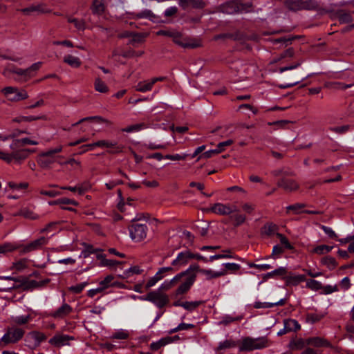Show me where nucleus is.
I'll list each match as a JSON object with an SVG mask.
<instances>
[{
	"instance_id": "423d86ee",
	"label": "nucleus",
	"mask_w": 354,
	"mask_h": 354,
	"mask_svg": "<svg viewBox=\"0 0 354 354\" xmlns=\"http://www.w3.org/2000/svg\"><path fill=\"white\" fill-rule=\"evenodd\" d=\"M25 334L24 329L16 326L9 327L6 333L1 339V344L6 346L9 344H15L22 339Z\"/></svg>"
},
{
	"instance_id": "b1692460",
	"label": "nucleus",
	"mask_w": 354,
	"mask_h": 354,
	"mask_svg": "<svg viewBox=\"0 0 354 354\" xmlns=\"http://www.w3.org/2000/svg\"><path fill=\"white\" fill-rule=\"evenodd\" d=\"M189 270H186L183 272H181L180 273L176 274L172 279H171L169 281H165L160 286V289L162 290H169L174 286L176 284L177 282H178L183 277V275L184 274L188 273Z\"/></svg>"
},
{
	"instance_id": "f257e3e1",
	"label": "nucleus",
	"mask_w": 354,
	"mask_h": 354,
	"mask_svg": "<svg viewBox=\"0 0 354 354\" xmlns=\"http://www.w3.org/2000/svg\"><path fill=\"white\" fill-rule=\"evenodd\" d=\"M38 144L39 142L37 140L28 138L14 140L10 145V152L0 149V160L7 163H11L12 162L21 163L28 157L30 153L35 151V149H24L23 148L24 146L27 145H37Z\"/></svg>"
},
{
	"instance_id": "c9c22d12",
	"label": "nucleus",
	"mask_w": 354,
	"mask_h": 354,
	"mask_svg": "<svg viewBox=\"0 0 354 354\" xmlns=\"http://www.w3.org/2000/svg\"><path fill=\"white\" fill-rule=\"evenodd\" d=\"M321 263L326 267H327L329 270H334L337 266V262L335 259L330 256L324 257L321 259Z\"/></svg>"
},
{
	"instance_id": "5fc2aeb1",
	"label": "nucleus",
	"mask_w": 354,
	"mask_h": 354,
	"mask_svg": "<svg viewBox=\"0 0 354 354\" xmlns=\"http://www.w3.org/2000/svg\"><path fill=\"white\" fill-rule=\"evenodd\" d=\"M305 346V342L303 339H299L290 342V348L292 349L301 350Z\"/></svg>"
},
{
	"instance_id": "5701e85b",
	"label": "nucleus",
	"mask_w": 354,
	"mask_h": 354,
	"mask_svg": "<svg viewBox=\"0 0 354 354\" xmlns=\"http://www.w3.org/2000/svg\"><path fill=\"white\" fill-rule=\"evenodd\" d=\"M15 216H21L26 219L32 221L37 220L40 217L39 215L28 207L21 208L18 212L15 214Z\"/></svg>"
},
{
	"instance_id": "58836bf2",
	"label": "nucleus",
	"mask_w": 354,
	"mask_h": 354,
	"mask_svg": "<svg viewBox=\"0 0 354 354\" xmlns=\"http://www.w3.org/2000/svg\"><path fill=\"white\" fill-rule=\"evenodd\" d=\"M284 304H285V300L282 299H281L279 301L275 302V303L255 302L254 306L255 308H268L274 307L275 306H283V305H284Z\"/></svg>"
},
{
	"instance_id": "774afa93",
	"label": "nucleus",
	"mask_w": 354,
	"mask_h": 354,
	"mask_svg": "<svg viewBox=\"0 0 354 354\" xmlns=\"http://www.w3.org/2000/svg\"><path fill=\"white\" fill-rule=\"evenodd\" d=\"M113 279V277L112 275H108L104 278V280L100 281V286L104 288V289H105L109 286Z\"/></svg>"
},
{
	"instance_id": "393cba45",
	"label": "nucleus",
	"mask_w": 354,
	"mask_h": 354,
	"mask_svg": "<svg viewBox=\"0 0 354 354\" xmlns=\"http://www.w3.org/2000/svg\"><path fill=\"white\" fill-rule=\"evenodd\" d=\"M153 82L152 80H147L139 82L135 86V89L137 91L145 93L151 91Z\"/></svg>"
},
{
	"instance_id": "bf43d9fd",
	"label": "nucleus",
	"mask_w": 354,
	"mask_h": 354,
	"mask_svg": "<svg viewBox=\"0 0 354 354\" xmlns=\"http://www.w3.org/2000/svg\"><path fill=\"white\" fill-rule=\"evenodd\" d=\"M350 129L349 125H344L341 127H330V130L338 134H343L347 132Z\"/></svg>"
},
{
	"instance_id": "e433bc0d",
	"label": "nucleus",
	"mask_w": 354,
	"mask_h": 354,
	"mask_svg": "<svg viewBox=\"0 0 354 354\" xmlns=\"http://www.w3.org/2000/svg\"><path fill=\"white\" fill-rule=\"evenodd\" d=\"M304 203H295L286 207V213L289 214L290 211L295 214H299L304 212L303 208L306 207Z\"/></svg>"
},
{
	"instance_id": "680f3d73",
	"label": "nucleus",
	"mask_w": 354,
	"mask_h": 354,
	"mask_svg": "<svg viewBox=\"0 0 354 354\" xmlns=\"http://www.w3.org/2000/svg\"><path fill=\"white\" fill-rule=\"evenodd\" d=\"M223 266H225V270L227 272V270H230L232 272H235L241 268V266L235 263H224Z\"/></svg>"
},
{
	"instance_id": "7c9ffc66",
	"label": "nucleus",
	"mask_w": 354,
	"mask_h": 354,
	"mask_svg": "<svg viewBox=\"0 0 354 354\" xmlns=\"http://www.w3.org/2000/svg\"><path fill=\"white\" fill-rule=\"evenodd\" d=\"M63 61L73 68H78L81 66L82 62L77 57L71 55H66L64 57Z\"/></svg>"
},
{
	"instance_id": "6ab92c4d",
	"label": "nucleus",
	"mask_w": 354,
	"mask_h": 354,
	"mask_svg": "<svg viewBox=\"0 0 354 354\" xmlns=\"http://www.w3.org/2000/svg\"><path fill=\"white\" fill-rule=\"evenodd\" d=\"M199 272L201 274L205 277L207 280H211L212 279L218 278L225 276L227 274L225 270H221L220 271H214L210 269H201L198 266V270H194V272Z\"/></svg>"
},
{
	"instance_id": "c85d7f7f",
	"label": "nucleus",
	"mask_w": 354,
	"mask_h": 354,
	"mask_svg": "<svg viewBox=\"0 0 354 354\" xmlns=\"http://www.w3.org/2000/svg\"><path fill=\"white\" fill-rule=\"evenodd\" d=\"M133 18L136 19H149L152 21H155L156 19V16L150 10H145L138 12H133Z\"/></svg>"
},
{
	"instance_id": "a878e982",
	"label": "nucleus",
	"mask_w": 354,
	"mask_h": 354,
	"mask_svg": "<svg viewBox=\"0 0 354 354\" xmlns=\"http://www.w3.org/2000/svg\"><path fill=\"white\" fill-rule=\"evenodd\" d=\"M306 344L316 347H329L330 346L326 339L318 337L308 338L306 340Z\"/></svg>"
},
{
	"instance_id": "dca6fc26",
	"label": "nucleus",
	"mask_w": 354,
	"mask_h": 354,
	"mask_svg": "<svg viewBox=\"0 0 354 354\" xmlns=\"http://www.w3.org/2000/svg\"><path fill=\"white\" fill-rule=\"evenodd\" d=\"M191 252L186 250L179 253L177 257L171 262V266L176 270H178L183 266H185L190 259H192Z\"/></svg>"
},
{
	"instance_id": "c756f323",
	"label": "nucleus",
	"mask_w": 354,
	"mask_h": 354,
	"mask_svg": "<svg viewBox=\"0 0 354 354\" xmlns=\"http://www.w3.org/2000/svg\"><path fill=\"white\" fill-rule=\"evenodd\" d=\"M27 337L35 341V345L36 346H39L41 342L46 339L45 334L39 331L30 332Z\"/></svg>"
},
{
	"instance_id": "8fccbe9b",
	"label": "nucleus",
	"mask_w": 354,
	"mask_h": 354,
	"mask_svg": "<svg viewBox=\"0 0 354 354\" xmlns=\"http://www.w3.org/2000/svg\"><path fill=\"white\" fill-rule=\"evenodd\" d=\"M129 336V333L126 330H119L113 333L111 338L118 339H127Z\"/></svg>"
},
{
	"instance_id": "a18cd8bd",
	"label": "nucleus",
	"mask_w": 354,
	"mask_h": 354,
	"mask_svg": "<svg viewBox=\"0 0 354 354\" xmlns=\"http://www.w3.org/2000/svg\"><path fill=\"white\" fill-rule=\"evenodd\" d=\"M202 303L203 301H185L182 303V307L187 310L192 311L196 309Z\"/></svg>"
},
{
	"instance_id": "0eeeda50",
	"label": "nucleus",
	"mask_w": 354,
	"mask_h": 354,
	"mask_svg": "<svg viewBox=\"0 0 354 354\" xmlns=\"http://www.w3.org/2000/svg\"><path fill=\"white\" fill-rule=\"evenodd\" d=\"M142 301H149L155 304L158 308H163L169 302V297L159 290L151 291L145 296L138 297Z\"/></svg>"
},
{
	"instance_id": "864d4df0",
	"label": "nucleus",
	"mask_w": 354,
	"mask_h": 354,
	"mask_svg": "<svg viewBox=\"0 0 354 354\" xmlns=\"http://www.w3.org/2000/svg\"><path fill=\"white\" fill-rule=\"evenodd\" d=\"M324 317V315L317 313H310L306 316V320L308 322L314 324L320 321Z\"/></svg>"
},
{
	"instance_id": "79ce46f5",
	"label": "nucleus",
	"mask_w": 354,
	"mask_h": 354,
	"mask_svg": "<svg viewBox=\"0 0 354 354\" xmlns=\"http://www.w3.org/2000/svg\"><path fill=\"white\" fill-rule=\"evenodd\" d=\"M10 73H16L17 75H24V76L28 75V71L26 69H21V68H6L3 72V75L5 76H8Z\"/></svg>"
},
{
	"instance_id": "a19ab883",
	"label": "nucleus",
	"mask_w": 354,
	"mask_h": 354,
	"mask_svg": "<svg viewBox=\"0 0 354 354\" xmlns=\"http://www.w3.org/2000/svg\"><path fill=\"white\" fill-rule=\"evenodd\" d=\"M67 20L69 23L73 24L75 27L79 30H84L86 28L85 21L82 19L80 20L77 18L68 17Z\"/></svg>"
},
{
	"instance_id": "4d7b16f0",
	"label": "nucleus",
	"mask_w": 354,
	"mask_h": 354,
	"mask_svg": "<svg viewBox=\"0 0 354 354\" xmlns=\"http://www.w3.org/2000/svg\"><path fill=\"white\" fill-rule=\"evenodd\" d=\"M234 346H236V344L232 340L226 339V340L219 343L218 349V350H224V349L234 347Z\"/></svg>"
},
{
	"instance_id": "7ed1b4c3",
	"label": "nucleus",
	"mask_w": 354,
	"mask_h": 354,
	"mask_svg": "<svg viewBox=\"0 0 354 354\" xmlns=\"http://www.w3.org/2000/svg\"><path fill=\"white\" fill-rule=\"evenodd\" d=\"M268 346V341L266 337L252 338L250 337L242 339L239 345L240 351H251L256 349H261Z\"/></svg>"
},
{
	"instance_id": "2eb2a0df",
	"label": "nucleus",
	"mask_w": 354,
	"mask_h": 354,
	"mask_svg": "<svg viewBox=\"0 0 354 354\" xmlns=\"http://www.w3.org/2000/svg\"><path fill=\"white\" fill-rule=\"evenodd\" d=\"M73 312V308L66 303H64L57 310L51 311L48 316L55 319H62Z\"/></svg>"
},
{
	"instance_id": "9d476101",
	"label": "nucleus",
	"mask_w": 354,
	"mask_h": 354,
	"mask_svg": "<svg viewBox=\"0 0 354 354\" xmlns=\"http://www.w3.org/2000/svg\"><path fill=\"white\" fill-rule=\"evenodd\" d=\"M46 243L47 239H46L44 236H41L26 245H16L12 243L11 244L14 246L17 247L14 250H19V252L21 254H26L41 249L42 246L45 245Z\"/></svg>"
},
{
	"instance_id": "052dcab7",
	"label": "nucleus",
	"mask_w": 354,
	"mask_h": 354,
	"mask_svg": "<svg viewBox=\"0 0 354 354\" xmlns=\"http://www.w3.org/2000/svg\"><path fill=\"white\" fill-rule=\"evenodd\" d=\"M340 288L343 290H348L351 286V281L348 277L343 278L339 283Z\"/></svg>"
},
{
	"instance_id": "1a4fd4ad",
	"label": "nucleus",
	"mask_w": 354,
	"mask_h": 354,
	"mask_svg": "<svg viewBox=\"0 0 354 354\" xmlns=\"http://www.w3.org/2000/svg\"><path fill=\"white\" fill-rule=\"evenodd\" d=\"M8 100L11 102H19L28 98L27 92L24 89L17 87L8 86L1 90Z\"/></svg>"
},
{
	"instance_id": "20e7f679",
	"label": "nucleus",
	"mask_w": 354,
	"mask_h": 354,
	"mask_svg": "<svg viewBox=\"0 0 354 354\" xmlns=\"http://www.w3.org/2000/svg\"><path fill=\"white\" fill-rule=\"evenodd\" d=\"M187 270H189V271L183 275V277L185 278L176 290V295H183L189 290L196 281V274L194 272V270H198V265L196 263L191 265Z\"/></svg>"
},
{
	"instance_id": "c03bdc74",
	"label": "nucleus",
	"mask_w": 354,
	"mask_h": 354,
	"mask_svg": "<svg viewBox=\"0 0 354 354\" xmlns=\"http://www.w3.org/2000/svg\"><path fill=\"white\" fill-rule=\"evenodd\" d=\"M306 286L308 288H310V290H315V291L322 290V284L319 281L315 280V279L308 280L306 281Z\"/></svg>"
},
{
	"instance_id": "49530a36",
	"label": "nucleus",
	"mask_w": 354,
	"mask_h": 354,
	"mask_svg": "<svg viewBox=\"0 0 354 354\" xmlns=\"http://www.w3.org/2000/svg\"><path fill=\"white\" fill-rule=\"evenodd\" d=\"M234 221V226L237 227L242 225L246 220V216L243 214L236 213L231 216Z\"/></svg>"
},
{
	"instance_id": "0e129e2a",
	"label": "nucleus",
	"mask_w": 354,
	"mask_h": 354,
	"mask_svg": "<svg viewBox=\"0 0 354 354\" xmlns=\"http://www.w3.org/2000/svg\"><path fill=\"white\" fill-rule=\"evenodd\" d=\"M17 248V246H14L10 243L0 245V254L14 251Z\"/></svg>"
},
{
	"instance_id": "4be33fe9",
	"label": "nucleus",
	"mask_w": 354,
	"mask_h": 354,
	"mask_svg": "<svg viewBox=\"0 0 354 354\" xmlns=\"http://www.w3.org/2000/svg\"><path fill=\"white\" fill-rule=\"evenodd\" d=\"M192 259H196L197 260H200L203 261L204 263H208L212 262L214 260L220 259H232L233 257L232 255L228 254H215L213 256H211L209 259L199 254H193L191 252Z\"/></svg>"
},
{
	"instance_id": "aec40b11",
	"label": "nucleus",
	"mask_w": 354,
	"mask_h": 354,
	"mask_svg": "<svg viewBox=\"0 0 354 354\" xmlns=\"http://www.w3.org/2000/svg\"><path fill=\"white\" fill-rule=\"evenodd\" d=\"M352 14H354V10L346 11L345 10H338L335 12L334 18L337 19L340 24H348L353 21L351 16Z\"/></svg>"
},
{
	"instance_id": "9b49d317",
	"label": "nucleus",
	"mask_w": 354,
	"mask_h": 354,
	"mask_svg": "<svg viewBox=\"0 0 354 354\" xmlns=\"http://www.w3.org/2000/svg\"><path fill=\"white\" fill-rule=\"evenodd\" d=\"M131 238L136 242L142 241L147 234V226L145 224L133 223L129 227Z\"/></svg>"
},
{
	"instance_id": "ddd939ff",
	"label": "nucleus",
	"mask_w": 354,
	"mask_h": 354,
	"mask_svg": "<svg viewBox=\"0 0 354 354\" xmlns=\"http://www.w3.org/2000/svg\"><path fill=\"white\" fill-rule=\"evenodd\" d=\"M39 283L35 280H29L27 277H20L19 284H13L11 286L1 288L2 291H9L13 289L22 288L24 290H32L38 288Z\"/></svg>"
},
{
	"instance_id": "09e8293b",
	"label": "nucleus",
	"mask_w": 354,
	"mask_h": 354,
	"mask_svg": "<svg viewBox=\"0 0 354 354\" xmlns=\"http://www.w3.org/2000/svg\"><path fill=\"white\" fill-rule=\"evenodd\" d=\"M333 248V246L320 245L313 249V252L318 254H324L330 252Z\"/></svg>"
},
{
	"instance_id": "4468645a",
	"label": "nucleus",
	"mask_w": 354,
	"mask_h": 354,
	"mask_svg": "<svg viewBox=\"0 0 354 354\" xmlns=\"http://www.w3.org/2000/svg\"><path fill=\"white\" fill-rule=\"evenodd\" d=\"M172 39L175 44L183 48H195L201 46L198 41L191 38H184L178 31H176Z\"/></svg>"
},
{
	"instance_id": "603ef678",
	"label": "nucleus",
	"mask_w": 354,
	"mask_h": 354,
	"mask_svg": "<svg viewBox=\"0 0 354 354\" xmlns=\"http://www.w3.org/2000/svg\"><path fill=\"white\" fill-rule=\"evenodd\" d=\"M172 267H163L159 269L156 274L153 276L158 281L161 280L164 277V274L168 272L173 271Z\"/></svg>"
},
{
	"instance_id": "4c0bfd02",
	"label": "nucleus",
	"mask_w": 354,
	"mask_h": 354,
	"mask_svg": "<svg viewBox=\"0 0 354 354\" xmlns=\"http://www.w3.org/2000/svg\"><path fill=\"white\" fill-rule=\"evenodd\" d=\"M28 267V261L26 259H20L16 262L12 263L11 267L12 270H15L16 272H22Z\"/></svg>"
},
{
	"instance_id": "cd10ccee",
	"label": "nucleus",
	"mask_w": 354,
	"mask_h": 354,
	"mask_svg": "<svg viewBox=\"0 0 354 354\" xmlns=\"http://www.w3.org/2000/svg\"><path fill=\"white\" fill-rule=\"evenodd\" d=\"M32 319L30 315L11 317L10 322L18 326L28 324Z\"/></svg>"
},
{
	"instance_id": "72a5a7b5",
	"label": "nucleus",
	"mask_w": 354,
	"mask_h": 354,
	"mask_svg": "<svg viewBox=\"0 0 354 354\" xmlns=\"http://www.w3.org/2000/svg\"><path fill=\"white\" fill-rule=\"evenodd\" d=\"M283 325L289 332L297 331L301 328L300 324L295 319H286L283 321Z\"/></svg>"
},
{
	"instance_id": "f03ea898",
	"label": "nucleus",
	"mask_w": 354,
	"mask_h": 354,
	"mask_svg": "<svg viewBox=\"0 0 354 354\" xmlns=\"http://www.w3.org/2000/svg\"><path fill=\"white\" fill-rule=\"evenodd\" d=\"M62 151V147L58 146L55 149H49L45 152L40 153L37 158V162L42 168L48 167L51 164L59 161L62 156H55L56 153Z\"/></svg>"
},
{
	"instance_id": "39448f33",
	"label": "nucleus",
	"mask_w": 354,
	"mask_h": 354,
	"mask_svg": "<svg viewBox=\"0 0 354 354\" xmlns=\"http://www.w3.org/2000/svg\"><path fill=\"white\" fill-rule=\"evenodd\" d=\"M285 6L290 11L297 12L302 10H313L318 4L313 0H287Z\"/></svg>"
},
{
	"instance_id": "f704fd0d",
	"label": "nucleus",
	"mask_w": 354,
	"mask_h": 354,
	"mask_svg": "<svg viewBox=\"0 0 354 354\" xmlns=\"http://www.w3.org/2000/svg\"><path fill=\"white\" fill-rule=\"evenodd\" d=\"M94 88L96 91L102 93H106L109 91L108 86L100 77H96L95 79Z\"/></svg>"
},
{
	"instance_id": "e2e57ef3",
	"label": "nucleus",
	"mask_w": 354,
	"mask_h": 354,
	"mask_svg": "<svg viewBox=\"0 0 354 354\" xmlns=\"http://www.w3.org/2000/svg\"><path fill=\"white\" fill-rule=\"evenodd\" d=\"M322 290H323V293L326 295L331 294L334 292H337L339 290L338 286H331L327 285L325 286H322Z\"/></svg>"
},
{
	"instance_id": "6e6552de",
	"label": "nucleus",
	"mask_w": 354,
	"mask_h": 354,
	"mask_svg": "<svg viewBox=\"0 0 354 354\" xmlns=\"http://www.w3.org/2000/svg\"><path fill=\"white\" fill-rule=\"evenodd\" d=\"M222 12L232 15L238 12H248L252 11L251 3H240L237 1L228 2L221 7Z\"/></svg>"
},
{
	"instance_id": "37998d69",
	"label": "nucleus",
	"mask_w": 354,
	"mask_h": 354,
	"mask_svg": "<svg viewBox=\"0 0 354 354\" xmlns=\"http://www.w3.org/2000/svg\"><path fill=\"white\" fill-rule=\"evenodd\" d=\"M243 319V316L232 317L231 315H225L220 322L221 324L227 326L232 322L240 321Z\"/></svg>"
},
{
	"instance_id": "13d9d810",
	"label": "nucleus",
	"mask_w": 354,
	"mask_h": 354,
	"mask_svg": "<svg viewBox=\"0 0 354 354\" xmlns=\"http://www.w3.org/2000/svg\"><path fill=\"white\" fill-rule=\"evenodd\" d=\"M144 127H145V124L142 123L136 124H133V125L127 127L124 129H122V131L124 132L131 133L133 131H138L141 130L142 129H143Z\"/></svg>"
},
{
	"instance_id": "338daca9",
	"label": "nucleus",
	"mask_w": 354,
	"mask_h": 354,
	"mask_svg": "<svg viewBox=\"0 0 354 354\" xmlns=\"http://www.w3.org/2000/svg\"><path fill=\"white\" fill-rule=\"evenodd\" d=\"M176 30L172 29L160 30L156 32L157 35L166 36L172 38Z\"/></svg>"
},
{
	"instance_id": "2f4dec72",
	"label": "nucleus",
	"mask_w": 354,
	"mask_h": 354,
	"mask_svg": "<svg viewBox=\"0 0 354 354\" xmlns=\"http://www.w3.org/2000/svg\"><path fill=\"white\" fill-rule=\"evenodd\" d=\"M288 286H297L300 282L306 281V277L303 274L289 275L286 278Z\"/></svg>"
},
{
	"instance_id": "6e6d98bb",
	"label": "nucleus",
	"mask_w": 354,
	"mask_h": 354,
	"mask_svg": "<svg viewBox=\"0 0 354 354\" xmlns=\"http://www.w3.org/2000/svg\"><path fill=\"white\" fill-rule=\"evenodd\" d=\"M294 39V37H280L278 39H275L272 40V43L274 44H281L282 45H284L285 46H287L288 45L290 44L292 41Z\"/></svg>"
},
{
	"instance_id": "f3484780",
	"label": "nucleus",
	"mask_w": 354,
	"mask_h": 354,
	"mask_svg": "<svg viewBox=\"0 0 354 354\" xmlns=\"http://www.w3.org/2000/svg\"><path fill=\"white\" fill-rule=\"evenodd\" d=\"M73 339L74 337L72 336L58 334L50 338L48 342L56 347H61L65 345H69V341Z\"/></svg>"
},
{
	"instance_id": "de8ad7c7",
	"label": "nucleus",
	"mask_w": 354,
	"mask_h": 354,
	"mask_svg": "<svg viewBox=\"0 0 354 354\" xmlns=\"http://www.w3.org/2000/svg\"><path fill=\"white\" fill-rule=\"evenodd\" d=\"M142 270L138 266H132L124 272L122 277L127 278V277H129L134 274H140L142 272Z\"/></svg>"
},
{
	"instance_id": "473e14b6",
	"label": "nucleus",
	"mask_w": 354,
	"mask_h": 354,
	"mask_svg": "<svg viewBox=\"0 0 354 354\" xmlns=\"http://www.w3.org/2000/svg\"><path fill=\"white\" fill-rule=\"evenodd\" d=\"M91 9L93 14H102L105 10L104 0H93Z\"/></svg>"
},
{
	"instance_id": "a211bd4d",
	"label": "nucleus",
	"mask_w": 354,
	"mask_h": 354,
	"mask_svg": "<svg viewBox=\"0 0 354 354\" xmlns=\"http://www.w3.org/2000/svg\"><path fill=\"white\" fill-rule=\"evenodd\" d=\"M277 186L288 192L295 191L299 188V184L295 180L287 178H281L277 183Z\"/></svg>"
},
{
	"instance_id": "412c9836",
	"label": "nucleus",
	"mask_w": 354,
	"mask_h": 354,
	"mask_svg": "<svg viewBox=\"0 0 354 354\" xmlns=\"http://www.w3.org/2000/svg\"><path fill=\"white\" fill-rule=\"evenodd\" d=\"M93 145H95L96 147H106L112 149V150L109 151L111 153H120L122 150V147L121 146L118 145L116 142H112L105 140H102L93 142Z\"/></svg>"
},
{
	"instance_id": "bb28decb",
	"label": "nucleus",
	"mask_w": 354,
	"mask_h": 354,
	"mask_svg": "<svg viewBox=\"0 0 354 354\" xmlns=\"http://www.w3.org/2000/svg\"><path fill=\"white\" fill-rule=\"evenodd\" d=\"M21 12L24 14L29 15L31 12H36L38 13H46L48 12L49 10L43 4L32 5L28 8L21 10Z\"/></svg>"
},
{
	"instance_id": "3c124183",
	"label": "nucleus",
	"mask_w": 354,
	"mask_h": 354,
	"mask_svg": "<svg viewBox=\"0 0 354 354\" xmlns=\"http://www.w3.org/2000/svg\"><path fill=\"white\" fill-rule=\"evenodd\" d=\"M50 205H59V204H71L75 206L78 205V203L74 200H71L67 198H62L57 199L55 201H52L49 203Z\"/></svg>"
},
{
	"instance_id": "ea45409f",
	"label": "nucleus",
	"mask_w": 354,
	"mask_h": 354,
	"mask_svg": "<svg viewBox=\"0 0 354 354\" xmlns=\"http://www.w3.org/2000/svg\"><path fill=\"white\" fill-rule=\"evenodd\" d=\"M170 341H171L170 338L162 337L156 342H152L150 344V348H151V349H152L153 351H157L159 348H160L161 347L169 344Z\"/></svg>"
},
{
	"instance_id": "f8f14e48",
	"label": "nucleus",
	"mask_w": 354,
	"mask_h": 354,
	"mask_svg": "<svg viewBox=\"0 0 354 354\" xmlns=\"http://www.w3.org/2000/svg\"><path fill=\"white\" fill-rule=\"evenodd\" d=\"M210 211L218 215L225 216L234 212H238L239 209L235 205L218 203L211 207Z\"/></svg>"
},
{
	"instance_id": "69168bd1",
	"label": "nucleus",
	"mask_w": 354,
	"mask_h": 354,
	"mask_svg": "<svg viewBox=\"0 0 354 354\" xmlns=\"http://www.w3.org/2000/svg\"><path fill=\"white\" fill-rule=\"evenodd\" d=\"M87 282H83L79 284H77L76 286H71L70 288V290L73 292L74 293L79 294L80 293L84 288L87 286Z\"/></svg>"
}]
</instances>
